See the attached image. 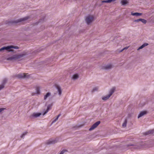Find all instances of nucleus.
Here are the masks:
<instances>
[{
  "label": "nucleus",
  "instance_id": "nucleus-12",
  "mask_svg": "<svg viewBox=\"0 0 154 154\" xmlns=\"http://www.w3.org/2000/svg\"><path fill=\"white\" fill-rule=\"evenodd\" d=\"M56 87L57 90V91L58 92L59 95L60 96L61 95L62 92V91L60 86L59 85H56Z\"/></svg>",
  "mask_w": 154,
  "mask_h": 154
},
{
  "label": "nucleus",
  "instance_id": "nucleus-25",
  "mask_svg": "<svg viewBox=\"0 0 154 154\" xmlns=\"http://www.w3.org/2000/svg\"><path fill=\"white\" fill-rule=\"evenodd\" d=\"M127 122V120L125 119V121L122 124V126L123 127H125L126 126Z\"/></svg>",
  "mask_w": 154,
  "mask_h": 154
},
{
  "label": "nucleus",
  "instance_id": "nucleus-20",
  "mask_svg": "<svg viewBox=\"0 0 154 154\" xmlns=\"http://www.w3.org/2000/svg\"><path fill=\"white\" fill-rule=\"evenodd\" d=\"M79 75L77 74H74L72 77V78L74 80H75L79 78Z\"/></svg>",
  "mask_w": 154,
  "mask_h": 154
},
{
  "label": "nucleus",
  "instance_id": "nucleus-32",
  "mask_svg": "<svg viewBox=\"0 0 154 154\" xmlns=\"http://www.w3.org/2000/svg\"><path fill=\"white\" fill-rule=\"evenodd\" d=\"M57 121V120L56 119H55L54 120H53V121L52 122V124H53V123H54V122H55L56 121Z\"/></svg>",
  "mask_w": 154,
  "mask_h": 154
},
{
  "label": "nucleus",
  "instance_id": "nucleus-10",
  "mask_svg": "<svg viewBox=\"0 0 154 154\" xmlns=\"http://www.w3.org/2000/svg\"><path fill=\"white\" fill-rule=\"evenodd\" d=\"M139 21H141L144 24H146L147 22V21L146 20L141 18L135 20L134 21V22H138Z\"/></svg>",
  "mask_w": 154,
  "mask_h": 154
},
{
  "label": "nucleus",
  "instance_id": "nucleus-11",
  "mask_svg": "<svg viewBox=\"0 0 154 154\" xmlns=\"http://www.w3.org/2000/svg\"><path fill=\"white\" fill-rule=\"evenodd\" d=\"M147 113V112L146 111H143L141 112L138 116V118H139L144 115H146Z\"/></svg>",
  "mask_w": 154,
  "mask_h": 154
},
{
  "label": "nucleus",
  "instance_id": "nucleus-31",
  "mask_svg": "<svg viewBox=\"0 0 154 154\" xmlns=\"http://www.w3.org/2000/svg\"><path fill=\"white\" fill-rule=\"evenodd\" d=\"M60 114H59L57 116L56 118V119L57 120L59 118V117L60 116Z\"/></svg>",
  "mask_w": 154,
  "mask_h": 154
},
{
  "label": "nucleus",
  "instance_id": "nucleus-24",
  "mask_svg": "<svg viewBox=\"0 0 154 154\" xmlns=\"http://www.w3.org/2000/svg\"><path fill=\"white\" fill-rule=\"evenodd\" d=\"M36 93L37 94H40V91L39 88H38V87L36 88Z\"/></svg>",
  "mask_w": 154,
  "mask_h": 154
},
{
  "label": "nucleus",
  "instance_id": "nucleus-14",
  "mask_svg": "<svg viewBox=\"0 0 154 154\" xmlns=\"http://www.w3.org/2000/svg\"><path fill=\"white\" fill-rule=\"evenodd\" d=\"M42 113H34L32 115V116L34 118H37L41 115Z\"/></svg>",
  "mask_w": 154,
  "mask_h": 154
},
{
  "label": "nucleus",
  "instance_id": "nucleus-6",
  "mask_svg": "<svg viewBox=\"0 0 154 154\" xmlns=\"http://www.w3.org/2000/svg\"><path fill=\"white\" fill-rule=\"evenodd\" d=\"M100 123V121H97L93 124L89 129V131H91L96 128Z\"/></svg>",
  "mask_w": 154,
  "mask_h": 154
},
{
  "label": "nucleus",
  "instance_id": "nucleus-8",
  "mask_svg": "<svg viewBox=\"0 0 154 154\" xmlns=\"http://www.w3.org/2000/svg\"><path fill=\"white\" fill-rule=\"evenodd\" d=\"M29 17H26L22 18L19 19L16 21H15V23H17L19 22L26 20L29 19Z\"/></svg>",
  "mask_w": 154,
  "mask_h": 154
},
{
  "label": "nucleus",
  "instance_id": "nucleus-7",
  "mask_svg": "<svg viewBox=\"0 0 154 154\" xmlns=\"http://www.w3.org/2000/svg\"><path fill=\"white\" fill-rule=\"evenodd\" d=\"M100 123V121H97L93 124L89 129V131H91L96 128Z\"/></svg>",
  "mask_w": 154,
  "mask_h": 154
},
{
  "label": "nucleus",
  "instance_id": "nucleus-13",
  "mask_svg": "<svg viewBox=\"0 0 154 154\" xmlns=\"http://www.w3.org/2000/svg\"><path fill=\"white\" fill-rule=\"evenodd\" d=\"M154 133V130H149L144 133V134L145 135H148L150 134H153Z\"/></svg>",
  "mask_w": 154,
  "mask_h": 154
},
{
  "label": "nucleus",
  "instance_id": "nucleus-5",
  "mask_svg": "<svg viewBox=\"0 0 154 154\" xmlns=\"http://www.w3.org/2000/svg\"><path fill=\"white\" fill-rule=\"evenodd\" d=\"M27 74L25 73H19L16 75V77L18 78H27L29 77V75H27Z\"/></svg>",
  "mask_w": 154,
  "mask_h": 154
},
{
  "label": "nucleus",
  "instance_id": "nucleus-18",
  "mask_svg": "<svg viewBox=\"0 0 154 154\" xmlns=\"http://www.w3.org/2000/svg\"><path fill=\"white\" fill-rule=\"evenodd\" d=\"M116 0H103L102 1V3H109L112 2H113L116 1Z\"/></svg>",
  "mask_w": 154,
  "mask_h": 154
},
{
  "label": "nucleus",
  "instance_id": "nucleus-16",
  "mask_svg": "<svg viewBox=\"0 0 154 154\" xmlns=\"http://www.w3.org/2000/svg\"><path fill=\"white\" fill-rule=\"evenodd\" d=\"M149 44L147 43H144L140 47L137 49V50H139L142 49L145 47L147 46Z\"/></svg>",
  "mask_w": 154,
  "mask_h": 154
},
{
  "label": "nucleus",
  "instance_id": "nucleus-19",
  "mask_svg": "<svg viewBox=\"0 0 154 154\" xmlns=\"http://www.w3.org/2000/svg\"><path fill=\"white\" fill-rule=\"evenodd\" d=\"M51 107V105H48V106H47V109L43 113V115H45V114L46 113H47L48 111L50 109V108Z\"/></svg>",
  "mask_w": 154,
  "mask_h": 154
},
{
  "label": "nucleus",
  "instance_id": "nucleus-34",
  "mask_svg": "<svg viewBox=\"0 0 154 154\" xmlns=\"http://www.w3.org/2000/svg\"><path fill=\"white\" fill-rule=\"evenodd\" d=\"M128 48V47H125V48H123V49H122V50L121 51H122L123 50H125V49H127Z\"/></svg>",
  "mask_w": 154,
  "mask_h": 154
},
{
  "label": "nucleus",
  "instance_id": "nucleus-28",
  "mask_svg": "<svg viewBox=\"0 0 154 154\" xmlns=\"http://www.w3.org/2000/svg\"><path fill=\"white\" fill-rule=\"evenodd\" d=\"M27 133V132H26L23 133V134L21 136H20L21 137L23 138V137Z\"/></svg>",
  "mask_w": 154,
  "mask_h": 154
},
{
  "label": "nucleus",
  "instance_id": "nucleus-1",
  "mask_svg": "<svg viewBox=\"0 0 154 154\" xmlns=\"http://www.w3.org/2000/svg\"><path fill=\"white\" fill-rule=\"evenodd\" d=\"M25 54H15L13 56L7 58L6 60L8 61L19 60L23 57Z\"/></svg>",
  "mask_w": 154,
  "mask_h": 154
},
{
  "label": "nucleus",
  "instance_id": "nucleus-23",
  "mask_svg": "<svg viewBox=\"0 0 154 154\" xmlns=\"http://www.w3.org/2000/svg\"><path fill=\"white\" fill-rule=\"evenodd\" d=\"M51 95V93H47L44 97V100H45L48 97Z\"/></svg>",
  "mask_w": 154,
  "mask_h": 154
},
{
  "label": "nucleus",
  "instance_id": "nucleus-26",
  "mask_svg": "<svg viewBox=\"0 0 154 154\" xmlns=\"http://www.w3.org/2000/svg\"><path fill=\"white\" fill-rule=\"evenodd\" d=\"M98 88L97 87H94L92 90V92H94L95 91H97L98 90Z\"/></svg>",
  "mask_w": 154,
  "mask_h": 154
},
{
  "label": "nucleus",
  "instance_id": "nucleus-17",
  "mask_svg": "<svg viewBox=\"0 0 154 154\" xmlns=\"http://www.w3.org/2000/svg\"><path fill=\"white\" fill-rule=\"evenodd\" d=\"M131 15L133 16H140L142 14V13H139L138 12L132 13H131Z\"/></svg>",
  "mask_w": 154,
  "mask_h": 154
},
{
  "label": "nucleus",
  "instance_id": "nucleus-9",
  "mask_svg": "<svg viewBox=\"0 0 154 154\" xmlns=\"http://www.w3.org/2000/svg\"><path fill=\"white\" fill-rule=\"evenodd\" d=\"M113 67V66L111 64H107L103 66V69L105 70L111 69Z\"/></svg>",
  "mask_w": 154,
  "mask_h": 154
},
{
  "label": "nucleus",
  "instance_id": "nucleus-15",
  "mask_svg": "<svg viewBox=\"0 0 154 154\" xmlns=\"http://www.w3.org/2000/svg\"><path fill=\"white\" fill-rule=\"evenodd\" d=\"M57 141L55 140L50 139L49 140L47 143L48 144H54Z\"/></svg>",
  "mask_w": 154,
  "mask_h": 154
},
{
  "label": "nucleus",
  "instance_id": "nucleus-30",
  "mask_svg": "<svg viewBox=\"0 0 154 154\" xmlns=\"http://www.w3.org/2000/svg\"><path fill=\"white\" fill-rule=\"evenodd\" d=\"M65 151V150H63L60 152V153H59V154H63L64 153Z\"/></svg>",
  "mask_w": 154,
  "mask_h": 154
},
{
  "label": "nucleus",
  "instance_id": "nucleus-21",
  "mask_svg": "<svg viewBox=\"0 0 154 154\" xmlns=\"http://www.w3.org/2000/svg\"><path fill=\"white\" fill-rule=\"evenodd\" d=\"M8 81V79L7 78H4L3 80H2V85H5L7 81Z\"/></svg>",
  "mask_w": 154,
  "mask_h": 154
},
{
  "label": "nucleus",
  "instance_id": "nucleus-29",
  "mask_svg": "<svg viewBox=\"0 0 154 154\" xmlns=\"http://www.w3.org/2000/svg\"><path fill=\"white\" fill-rule=\"evenodd\" d=\"M5 109V108H0V113Z\"/></svg>",
  "mask_w": 154,
  "mask_h": 154
},
{
  "label": "nucleus",
  "instance_id": "nucleus-33",
  "mask_svg": "<svg viewBox=\"0 0 154 154\" xmlns=\"http://www.w3.org/2000/svg\"><path fill=\"white\" fill-rule=\"evenodd\" d=\"M134 145L133 144H128L127 145V146H133Z\"/></svg>",
  "mask_w": 154,
  "mask_h": 154
},
{
  "label": "nucleus",
  "instance_id": "nucleus-2",
  "mask_svg": "<svg viewBox=\"0 0 154 154\" xmlns=\"http://www.w3.org/2000/svg\"><path fill=\"white\" fill-rule=\"evenodd\" d=\"M12 48H13L15 49H19V47L18 46L14 45H11L6 47H4L0 49V51H2L4 50H8L9 52H13L14 50L11 49Z\"/></svg>",
  "mask_w": 154,
  "mask_h": 154
},
{
  "label": "nucleus",
  "instance_id": "nucleus-4",
  "mask_svg": "<svg viewBox=\"0 0 154 154\" xmlns=\"http://www.w3.org/2000/svg\"><path fill=\"white\" fill-rule=\"evenodd\" d=\"M94 20V17L92 16H88L85 19V20L87 24H89L91 23Z\"/></svg>",
  "mask_w": 154,
  "mask_h": 154
},
{
  "label": "nucleus",
  "instance_id": "nucleus-3",
  "mask_svg": "<svg viewBox=\"0 0 154 154\" xmlns=\"http://www.w3.org/2000/svg\"><path fill=\"white\" fill-rule=\"evenodd\" d=\"M115 90V88H112L109 91V94L103 97H102V99L104 100H108L114 92Z\"/></svg>",
  "mask_w": 154,
  "mask_h": 154
},
{
  "label": "nucleus",
  "instance_id": "nucleus-27",
  "mask_svg": "<svg viewBox=\"0 0 154 154\" xmlns=\"http://www.w3.org/2000/svg\"><path fill=\"white\" fill-rule=\"evenodd\" d=\"M5 87V85L1 84L0 85V91L3 89Z\"/></svg>",
  "mask_w": 154,
  "mask_h": 154
},
{
  "label": "nucleus",
  "instance_id": "nucleus-22",
  "mask_svg": "<svg viewBox=\"0 0 154 154\" xmlns=\"http://www.w3.org/2000/svg\"><path fill=\"white\" fill-rule=\"evenodd\" d=\"M121 3L122 5H125L128 3V2L126 0H123L121 1Z\"/></svg>",
  "mask_w": 154,
  "mask_h": 154
}]
</instances>
